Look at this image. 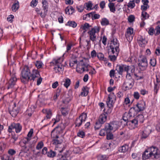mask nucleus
Returning <instances> with one entry per match:
<instances>
[{
    "instance_id": "nucleus-28",
    "label": "nucleus",
    "mask_w": 160,
    "mask_h": 160,
    "mask_svg": "<svg viewBox=\"0 0 160 160\" xmlns=\"http://www.w3.org/2000/svg\"><path fill=\"white\" fill-rule=\"evenodd\" d=\"M107 119V115L106 114H102L99 116L98 121L100 122L101 123L103 124L106 121Z\"/></svg>"
},
{
    "instance_id": "nucleus-6",
    "label": "nucleus",
    "mask_w": 160,
    "mask_h": 160,
    "mask_svg": "<svg viewBox=\"0 0 160 160\" xmlns=\"http://www.w3.org/2000/svg\"><path fill=\"white\" fill-rule=\"evenodd\" d=\"M138 66L142 70H146L148 66V62L146 57L143 55H141L138 59Z\"/></svg>"
},
{
    "instance_id": "nucleus-49",
    "label": "nucleus",
    "mask_w": 160,
    "mask_h": 160,
    "mask_svg": "<svg viewBox=\"0 0 160 160\" xmlns=\"http://www.w3.org/2000/svg\"><path fill=\"white\" fill-rule=\"evenodd\" d=\"M72 46V43H69L67 45L66 51H65V52L63 54V56H64L65 54L68 53V52L71 49Z\"/></svg>"
},
{
    "instance_id": "nucleus-29",
    "label": "nucleus",
    "mask_w": 160,
    "mask_h": 160,
    "mask_svg": "<svg viewBox=\"0 0 160 160\" xmlns=\"http://www.w3.org/2000/svg\"><path fill=\"white\" fill-rule=\"evenodd\" d=\"M131 116V115L130 113H125L123 116L122 119L124 121L127 122L128 123V122L130 120Z\"/></svg>"
},
{
    "instance_id": "nucleus-54",
    "label": "nucleus",
    "mask_w": 160,
    "mask_h": 160,
    "mask_svg": "<svg viewBox=\"0 0 160 160\" xmlns=\"http://www.w3.org/2000/svg\"><path fill=\"white\" fill-rule=\"evenodd\" d=\"M102 124H103L101 123L98 120L95 123V125L94 127L95 129H98L101 127Z\"/></svg>"
},
{
    "instance_id": "nucleus-46",
    "label": "nucleus",
    "mask_w": 160,
    "mask_h": 160,
    "mask_svg": "<svg viewBox=\"0 0 160 160\" xmlns=\"http://www.w3.org/2000/svg\"><path fill=\"white\" fill-rule=\"evenodd\" d=\"M108 157L106 155H99L98 156V160H108Z\"/></svg>"
},
{
    "instance_id": "nucleus-43",
    "label": "nucleus",
    "mask_w": 160,
    "mask_h": 160,
    "mask_svg": "<svg viewBox=\"0 0 160 160\" xmlns=\"http://www.w3.org/2000/svg\"><path fill=\"white\" fill-rule=\"evenodd\" d=\"M111 131H109L108 132L106 131L107 138L108 140L112 139L113 138V134L111 132Z\"/></svg>"
},
{
    "instance_id": "nucleus-23",
    "label": "nucleus",
    "mask_w": 160,
    "mask_h": 160,
    "mask_svg": "<svg viewBox=\"0 0 160 160\" xmlns=\"http://www.w3.org/2000/svg\"><path fill=\"white\" fill-rule=\"evenodd\" d=\"M140 0H130L128 4V7L131 9L133 8L135 6V3H138Z\"/></svg>"
},
{
    "instance_id": "nucleus-53",
    "label": "nucleus",
    "mask_w": 160,
    "mask_h": 160,
    "mask_svg": "<svg viewBox=\"0 0 160 160\" xmlns=\"http://www.w3.org/2000/svg\"><path fill=\"white\" fill-rule=\"evenodd\" d=\"M150 63L152 66H155L156 63V59L154 58H151L150 60Z\"/></svg>"
},
{
    "instance_id": "nucleus-39",
    "label": "nucleus",
    "mask_w": 160,
    "mask_h": 160,
    "mask_svg": "<svg viewBox=\"0 0 160 160\" xmlns=\"http://www.w3.org/2000/svg\"><path fill=\"white\" fill-rule=\"evenodd\" d=\"M108 7L110 8V11L114 13L116 11V9L114 6V4L113 3L110 2L108 4Z\"/></svg>"
},
{
    "instance_id": "nucleus-41",
    "label": "nucleus",
    "mask_w": 160,
    "mask_h": 160,
    "mask_svg": "<svg viewBox=\"0 0 160 160\" xmlns=\"http://www.w3.org/2000/svg\"><path fill=\"white\" fill-rule=\"evenodd\" d=\"M48 11V9L43 8L40 13V16L42 18L45 17L47 15Z\"/></svg>"
},
{
    "instance_id": "nucleus-26",
    "label": "nucleus",
    "mask_w": 160,
    "mask_h": 160,
    "mask_svg": "<svg viewBox=\"0 0 160 160\" xmlns=\"http://www.w3.org/2000/svg\"><path fill=\"white\" fill-rule=\"evenodd\" d=\"M75 10L72 6L67 7L65 9V13L69 15H71L74 12Z\"/></svg>"
},
{
    "instance_id": "nucleus-52",
    "label": "nucleus",
    "mask_w": 160,
    "mask_h": 160,
    "mask_svg": "<svg viewBox=\"0 0 160 160\" xmlns=\"http://www.w3.org/2000/svg\"><path fill=\"white\" fill-rule=\"evenodd\" d=\"M42 8L48 9V4L47 1L46 0H42Z\"/></svg>"
},
{
    "instance_id": "nucleus-47",
    "label": "nucleus",
    "mask_w": 160,
    "mask_h": 160,
    "mask_svg": "<svg viewBox=\"0 0 160 160\" xmlns=\"http://www.w3.org/2000/svg\"><path fill=\"white\" fill-rule=\"evenodd\" d=\"M56 153L52 150H50L47 153V155L48 157L52 158L55 156Z\"/></svg>"
},
{
    "instance_id": "nucleus-12",
    "label": "nucleus",
    "mask_w": 160,
    "mask_h": 160,
    "mask_svg": "<svg viewBox=\"0 0 160 160\" xmlns=\"http://www.w3.org/2000/svg\"><path fill=\"white\" fill-rule=\"evenodd\" d=\"M14 129L16 133L19 132L22 129V126L19 123H13L9 127L8 130L9 132H11Z\"/></svg>"
},
{
    "instance_id": "nucleus-15",
    "label": "nucleus",
    "mask_w": 160,
    "mask_h": 160,
    "mask_svg": "<svg viewBox=\"0 0 160 160\" xmlns=\"http://www.w3.org/2000/svg\"><path fill=\"white\" fill-rule=\"evenodd\" d=\"M134 70L135 69L134 66H128L126 65L125 71H126L127 72L126 78L129 79H130L131 76L133 75Z\"/></svg>"
},
{
    "instance_id": "nucleus-37",
    "label": "nucleus",
    "mask_w": 160,
    "mask_h": 160,
    "mask_svg": "<svg viewBox=\"0 0 160 160\" xmlns=\"http://www.w3.org/2000/svg\"><path fill=\"white\" fill-rule=\"evenodd\" d=\"M128 145L125 144L120 148L119 151L121 152H125L128 150Z\"/></svg>"
},
{
    "instance_id": "nucleus-36",
    "label": "nucleus",
    "mask_w": 160,
    "mask_h": 160,
    "mask_svg": "<svg viewBox=\"0 0 160 160\" xmlns=\"http://www.w3.org/2000/svg\"><path fill=\"white\" fill-rule=\"evenodd\" d=\"M66 25L73 28H75L77 26V24L74 21H69L67 22Z\"/></svg>"
},
{
    "instance_id": "nucleus-14",
    "label": "nucleus",
    "mask_w": 160,
    "mask_h": 160,
    "mask_svg": "<svg viewBox=\"0 0 160 160\" xmlns=\"http://www.w3.org/2000/svg\"><path fill=\"white\" fill-rule=\"evenodd\" d=\"M87 118V115L86 113H82L77 118L75 122L76 127H80L82 123L85 122Z\"/></svg>"
},
{
    "instance_id": "nucleus-30",
    "label": "nucleus",
    "mask_w": 160,
    "mask_h": 160,
    "mask_svg": "<svg viewBox=\"0 0 160 160\" xmlns=\"http://www.w3.org/2000/svg\"><path fill=\"white\" fill-rule=\"evenodd\" d=\"M82 92L81 93L80 95L82 96H86L88 93V88L87 87H83L82 88Z\"/></svg>"
},
{
    "instance_id": "nucleus-20",
    "label": "nucleus",
    "mask_w": 160,
    "mask_h": 160,
    "mask_svg": "<svg viewBox=\"0 0 160 160\" xmlns=\"http://www.w3.org/2000/svg\"><path fill=\"white\" fill-rule=\"evenodd\" d=\"M128 124L131 129H134L137 127L138 122L135 118L132 120H130L128 123Z\"/></svg>"
},
{
    "instance_id": "nucleus-33",
    "label": "nucleus",
    "mask_w": 160,
    "mask_h": 160,
    "mask_svg": "<svg viewBox=\"0 0 160 160\" xmlns=\"http://www.w3.org/2000/svg\"><path fill=\"white\" fill-rule=\"evenodd\" d=\"M19 7V3L17 1L12 5L11 8L13 12H16L18 9Z\"/></svg>"
},
{
    "instance_id": "nucleus-59",
    "label": "nucleus",
    "mask_w": 160,
    "mask_h": 160,
    "mask_svg": "<svg viewBox=\"0 0 160 160\" xmlns=\"http://www.w3.org/2000/svg\"><path fill=\"white\" fill-rule=\"evenodd\" d=\"M38 3V0H32L31 2V6L33 8L36 7Z\"/></svg>"
},
{
    "instance_id": "nucleus-64",
    "label": "nucleus",
    "mask_w": 160,
    "mask_h": 160,
    "mask_svg": "<svg viewBox=\"0 0 160 160\" xmlns=\"http://www.w3.org/2000/svg\"><path fill=\"white\" fill-rule=\"evenodd\" d=\"M117 56L118 55L114 54L113 55H109V57L111 61H114L116 60Z\"/></svg>"
},
{
    "instance_id": "nucleus-11",
    "label": "nucleus",
    "mask_w": 160,
    "mask_h": 160,
    "mask_svg": "<svg viewBox=\"0 0 160 160\" xmlns=\"http://www.w3.org/2000/svg\"><path fill=\"white\" fill-rule=\"evenodd\" d=\"M116 100V96L113 92H111L108 95L107 100V104L109 108H112Z\"/></svg>"
},
{
    "instance_id": "nucleus-61",
    "label": "nucleus",
    "mask_w": 160,
    "mask_h": 160,
    "mask_svg": "<svg viewBox=\"0 0 160 160\" xmlns=\"http://www.w3.org/2000/svg\"><path fill=\"white\" fill-rule=\"evenodd\" d=\"M135 19V17L133 15L129 16L128 18V21L130 22H133Z\"/></svg>"
},
{
    "instance_id": "nucleus-9",
    "label": "nucleus",
    "mask_w": 160,
    "mask_h": 160,
    "mask_svg": "<svg viewBox=\"0 0 160 160\" xmlns=\"http://www.w3.org/2000/svg\"><path fill=\"white\" fill-rule=\"evenodd\" d=\"M57 128V127L56 128ZM56 129L53 130L51 134V137L54 138L52 141V143L55 145L61 144L62 142V138L59 137L58 135L56 134Z\"/></svg>"
},
{
    "instance_id": "nucleus-55",
    "label": "nucleus",
    "mask_w": 160,
    "mask_h": 160,
    "mask_svg": "<svg viewBox=\"0 0 160 160\" xmlns=\"http://www.w3.org/2000/svg\"><path fill=\"white\" fill-rule=\"evenodd\" d=\"M154 30V33L155 35H158L160 33V27L157 26Z\"/></svg>"
},
{
    "instance_id": "nucleus-58",
    "label": "nucleus",
    "mask_w": 160,
    "mask_h": 160,
    "mask_svg": "<svg viewBox=\"0 0 160 160\" xmlns=\"http://www.w3.org/2000/svg\"><path fill=\"white\" fill-rule=\"evenodd\" d=\"M33 112V110H32L31 108H28L26 111V114H27L30 117L31 116Z\"/></svg>"
},
{
    "instance_id": "nucleus-13",
    "label": "nucleus",
    "mask_w": 160,
    "mask_h": 160,
    "mask_svg": "<svg viewBox=\"0 0 160 160\" xmlns=\"http://www.w3.org/2000/svg\"><path fill=\"white\" fill-rule=\"evenodd\" d=\"M151 130L150 126H148L140 131V136L142 139L147 138L151 132Z\"/></svg>"
},
{
    "instance_id": "nucleus-57",
    "label": "nucleus",
    "mask_w": 160,
    "mask_h": 160,
    "mask_svg": "<svg viewBox=\"0 0 160 160\" xmlns=\"http://www.w3.org/2000/svg\"><path fill=\"white\" fill-rule=\"evenodd\" d=\"M77 63V61L76 59H72L70 60L69 63L70 66L72 68L75 64H76Z\"/></svg>"
},
{
    "instance_id": "nucleus-32",
    "label": "nucleus",
    "mask_w": 160,
    "mask_h": 160,
    "mask_svg": "<svg viewBox=\"0 0 160 160\" xmlns=\"http://www.w3.org/2000/svg\"><path fill=\"white\" fill-rule=\"evenodd\" d=\"M138 41L139 43L142 46L143 45L146 44L147 43V41H146L145 38L142 36H140L138 38Z\"/></svg>"
},
{
    "instance_id": "nucleus-42",
    "label": "nucleus",
    "mask_w": 160,
    "mask_h": 160,
    "mask_svg": "<svg viewBox=\"0 0 160 160\" xmlns=\"http://www.w3.org/2000/svg\"><path fill=\"white\" fill-rule=\"evenodd\" d=\"M90 18H92V12L89 13L84 15L83 16V19L84 20H88Z\"/></svg>"
},
{
    "instance_id": "nucleus-2",
    "label": "nucleus",
    "mask_w": 160,
    "mask_h": 160,
    "mask_svg": "<svg viewBox=\"0 0 160 160\" xmlns=\"http://www.w3.org/2000/svg\"><path fill=\"white\" fill-rule=\"evenodd\" d=\"M33 133L32 129H31L28 134V137L23 138L20 142L22 151L24 152H27L29 150L30 147V141Z\"/></svg>"
},
{
    "instance_id": "nucleus-18",
    "label": "nucleus",
    "mask_w": 160,
    "mask_h": 160,
    "mask_svg": "<svg viewBox=\"0 0 160 160\" xmlns=\"http://www.w3.org/2000/svg\"><path fill=\"white\" fill-rule=\"evenodd\" d=\"M133 29L132 28H129L127 30L126 37L128 40H132L133 36Z\"/></svg>"
},
{
    "instance_id": "nucleus-21",
    "label": "nucleus",
    "mask_w": 160,
    "mask_h": 160,
    "mask_svg": "<svg viewBox=\"0 0 160 160\" xmlns=\"http://www.w3.org/2000/svg\"><path fill=\"white\" fill-rule=\"evenodd\" d=\"M119 43L117 39H114L112 41L110 46V48H115L116 50H118V48H119Z\"/></svg>"
},
{
    "instance_id": "nucleus-24",
    "label": "nucleus",
    "mask_w": 160,
    "mask_h": 160,
    "mask_svg": "<svg viewBox=\"0 0 160 160\" xmlns=\"http://www.w3.org/2000/svg\"><path fill=\"white\" fill-rule=\"evenodd\" d=\"M61 84L67 88L71 84V80L70 79L67 78H64Z\"/></svg>"
},
{
    "instance_id": "nucleus-8",
    "label": "nucleus",
    "mask_w": 160,
    "mask_h": 160,
    "mask_svg": "<svg viewBox=\"0 0 160 160\" xmlns=\"http://www.w3.org/2000/svg\"><path fill=\"white\" fill-rule=\"evenodd\" d=\"M146 108V103L143 101H139L136 105V107L131 108L130 111H135L136 113L144 110Z\"/></svg>"
},
{
    "instance_id": "nucleus-7",
    "label": "nucleus",
    "mask_w": 160,
    "mask_h": 160,
    "mask_svg": "<svg viewBox=\"0 0 160 160\" xmlns=\"http://www.w3.org/2000/svg\"><path fill=\"white\" fill-rule=\"evenodd\" d=\"M119 123L116 121H113L106 123L105 124V129L106 131L108 132L109 131L115 132L119 128Z\"/></svg>"
},
{
    "instance_id": "nucleus-27",
    "label": "nucleus",
    "mask_w": 160,
    "mask_h": 160,
    "mask_svg": "<svg viewBox=\"0 0 160 160\" xmlns=\"http://www.w3.org/2000/svg\"><path fill=\"white\" fill-rule=\"evenodd\" d=\"M126 65H118L117 66L116 70L119 74L121 75L124 71H125Z\"/></svg>"
},
{
    "instance_id": "nucleus-63",
    "label": "nucleus",
    "mask_w": 160,
    "mask_h": 160,
    "mask_svg": "<svg viewBox=\"0 0 160 160\" xmlns=\"http://www.w3.org/2000/svg\"><path fill=\"white\" fill-rule=\"evenodd\" d=\"M77 136L82 138H83L85 136V133L82 131H80L77 133Z\"/></svg>"
},
{
    "instance_id": "nucleus-19",
    "label": "nucleus",
    "mask_w": 160,
    "mask_h": 160,
    "mask_svg": "<svg viewBox=\"0 0 160 160\" xmlns=\"http://www.w3.org/2000/svg\"><path fill=\"white\" fill-rule=\"evenodd\" d=\"M42 112L45 114L46 115V117H45L44 119L42 120V122L46 119H49L51 118L52 113L51 110L48 109H44L42 110Z\"/></svg>"
},
{
    "instance_id": "nucleus-22",
    "label": "nucleus",
    "mask_w": 160,
    "mask_h": 160,
    "mask_svg": "<svg viewBox=\"0 0 160 160\" xmlns=\"http://www.w3.org/2000/svg\"><path fill=\"white\" fill-rule=\"evenodd\" d=\"M133 85V83L132 80L126 81L123 84V87H125L126 89L131 88Z\"/></svg>"
},
{
    "instance_id": "nucleus-56",
    "label": "nucleus",
    "mask_w": 160,
    "mask_h": 160,
    "mask_svg": "<svg viewBox=\"0 0 160 160\" xmlns=\"http://www.w3.org/2000/svg\"><path fill=\"white\" fill-rule=\"evenodd\" d=\"M97 57L100 60H105V59L104 58V55L101 53H99L97 55Z\"/></svg>"
},
{
    "instance_id": "nucleus-50",
    "label": "nucleus",
    "mask_w": 160,
    "mask_h": 160,
    "mask_svg": "<svg viewBox=\"0 0 160 160\" xmlns=\"http://www.w3.org/2000/svg\"><path fill=\"white\" fill-rule=\"evenodd\" d=\"M110 49L111 50V51H109V52L110 53H112V54H115L116 55H118L119 52V49L118 48V50L116 51L115 48H110Z\"/></svg>"
},
{
    "instance_id": "nucleus-17",
    "label": "nucleus",
    "mask_w": 160,
    "mask_h": 160,
    "mask_svg": "<svg viewBox=\"0 0 160 160\" xmlns=\"http://www.w3.org/2000/svg\"><path fill=\"white\" fill-rule=\"evenodd\" d=\"M58 62L57 60H53L52 61V62L55 65L54 69L56 73L62 72L63 70V68L62 64H57Z\"/></svg>"
},
{
    "instance_id": "nucleus-4",
    "label": "nucleus",
    "mask_w": 160,
    "mask_h": 160,
    "mask_svg": "<svg viewBox=\"0 0 160 160\" xmlns=\"http://www.w3.org/2000/svg\"><path fill=\"white\" fill-rule=\"evenodd\" d=\"M30 70L28 67L27 66L24 67L21 72V79L22 82L25 83L30 80Z\"/></svg>"
},
{
    "instance_id": "nucleus-48",
    "label": "nucleus",
    "mask_w": 160,
    "mask_h": 160,
    "mask_svg": "<svg viewBox=\"0 0 160 160\" xmlns=\"http://www.w3.org/2000/svg\"><path fill=\"white\" fill-rule=\"evenodd\" d=\"M92 3L91 1H89L88 2L86 3V6L87 8V9L88 10H90L92 9Z\"/></svg>"
},
{
    "instance_id": "nucleus-25",
    "label": "nucleus",
    "mask_w": 160,
    "mask_h": 160,
    "mask_svg": "<svg viewBox=\"0 0 160 160\" xmlns=\"http://www.w3.org/2000/svg\"><path fill=\"white\" fill-rule=\"evenodd\" d=\"M14 107L12 110L10 111V114L13 117H15L18 114L19 111L18 108L16 107V104H14Z\"/></svg>"
},
{
    "instance_id": "nucleus-34",
    "label": "nucleus",
    "mask_w": 160,
    "mask_h": 160,
    "mask_svg": "<svg viewBox=\"0 0 160 160\" xmlns=\"http://www.w3.org/2000/svg\"><path fill=\"white\" fill-rule=\"evenodd\" d=\"M135 118L137 121L138 122H139L140 123H142L144 120V116L142 114L139 115Z\"/></svg>"
},
{
    "instance_id": "nucleus-31",
    "label": "nucleus",
    "mask_w": 160,
    "mask_h": 160,
    "mask_svg": "<svg viewBox=\"0 0 160 160\" xmlns=\"http://www.w3.org/2000/svg\"><path fill=\"white\" fill-rule=\"evenodd\" d=\"M90 27L89 24L88 23H85L82 25L80 27V29L83 31V32H85Z\"/></svg>"
},
{
    "instance_id": "nucleus-45",
    "label": "nucleus",
    "mask_w": 160,
    "mask_h": 160,
    "mask_svg": "<svg viewBox=\"0 0 160 160\" xmlns=\"http://www.w3.org/2000/svg\"><path fill=\"white\" fill-rule=\"evenodd\" d=\"M44 146L43 142L42 141L38 142L36 147V149L39 150L41 149Z\"/></svg>"
},
{
    "instance_id": "nucleus-40",
    "label": "nucleus",
    "mask_w": 160,
    "mask_h": 160,
    "mask_svg": "<svg viewBox=\"0 0 160 160\" xmlns=\"http://www.w3.org/2000/svg\"><path fill=\"white\" fill-rule=\"evenodd\" d=\"M1 160H11L12 157L7 154H4L1 156Z\"/></svg>"
},
{
    "instance_id": "nucleus-3",
    "label": "nucleus",
    "mask_w": 160,
    "mask_h": 160,
    "mask_svg": "<svg viewBox=\"0 0 160 160\" xmlns=\"http://www.w3.org/2000/svg\"><path fill=\"white\" fill-rule=\"evenodd\" d=\"M89 67L88 59L84 58L77 64L76 70L79 73H82L85 71H88Z\"/></svg>"
},
{
    "instance_id": "nucleus-1",
    "label": "nucleus",
    "mask_w": 160,
    "mask_h": 160,
    "mask_svg": "<svg viewBox=\"0 0 160 160\" xmlns=\"http://www.w3.org/2000/svg\"><path fill=\"white\" fill-rule=\"evenodd\" d=\"M160 154V151L157 148L152 147L145 151L142 155V159L146 160L150 158L152 159L158 158L159 157Z\"/></svg>"
},
{
    "instance_id": "nucleus-44",
    "label": "nucleus",
    "mask_w": 160,
    "mask_h": 160,
    "mask_svg": "<svg viewBox=\"0 0 160 160\" xmlns=\"http://www.w3.org/2000/svg\"><path fill=\"white\" fill-rule=\"evenodd\" d=\"M35 65L38 69H40L42 68L43 63L41 61H37L35 62Z\"/></svg>"
},
{
    "instance_id": "nucleus-51",
    "label": "nucleus",
    "mask_w": 160,
    "mask_h": 160,
    "mask_svg": "<svg viewBox=\"0 0 160 160\" xmlns=\"http://www.w3.org/2000/svg\"><path fill=\"white\" fill-rule=\"evenodd\" d=\"M159 88V83H154V92L156 93H157Z\"/></svg>"
},
{
    "instance_id": "nucleus-10",
    "label": "nucleus",
    "mask_w": 160,
    "mask_h": 160,
    "mask_svg": "<svg viewBox=\"0 0 160 160\" xmlns=\"http://www.w3.org/2000/svg\"><path fill=\"white\" fill-rule=\"evenodd\" d=\"M15 71L13 70L12 72H10V74L11 76V78L9 81L8 84V89L12 88L15 84L16 82L17 81V79L15 75Z\"/></svg>"
},
{
    "instance_id": "nucleus-5",
    "label": "nucleus",
    "mask_w": 160,
    "mask_h": 160,
    "mask_svg": "<svg viewBox=\"0 0 160 160\" xmlns=\"http://www.w3.org/2000/svg\"><path fill=\"white\" fill-rule=\"evenodd\" d=\"M100 28L98 26L94 27L91 30L88 31V33L89 36L90 40L92 42L96 41L97 35L98 33Z\"/></svg>"
},
{
    "instance_id": "nucleus-60",
    "label": "nucleus",
    "mask_w": 160,
    "mask_h": 160,
    "mask_svg": "<svg viewBox=\"0 0 160 160\" xmlns=\"http://www.w3.org/2000/svg\"><path fill=\"white\" fill-rule=\"evenodd\" d=\"M130 103V100L128 97H127L125 98L123 103L124 105H129Z\"/></svg>"
},
{
    "instance_id": "nucleus-16",
    "label": "nucleus",
    "mask_w": 160,
    "mask_h": 160,
    "mask_svg": "<svg viewBox=\"0 0 160 160\" xmlns=\"http://www.w3.org/2000/svg\"><path fill=\"white\" fill-rule=\"evenodd\" d=\"M40 77L39 72L37 69H33L30 72V80L34 81Z\"/></svg>"
},
{
    "instance_id": "nucleus-38",
    "label": "nucleus",
    "mask_w": 160,
    "mask_h": 160,
    "mask_svg": "<svg viewBox=\"0 0 160 160\" xmlns=\"http://www.w3.org/2000/svg\"><path fill=\"white\" fill-rule=\"evenodd\" d=\"M101 23L102 26H106L109 24V21L107 18H103L102 19Z\"/></svg>"
},
{
    "instance_id": "nucleus-35",
    "label": "nucleus",
    "mask_w": 160,
    "mask_h": 160,
    "mask_svg": "<svg viewBox=\"0 0 160 160\" xmlns=\"http://www.w3.org/2000/svg\"><path fill=\"white\" fill-rule=\"evenodd\" d=\"M149 17V15L145 11H142L141 17L142 21H144L148 19Z\"/></svg>"
},
{
    "instance_id": "nucleus-62",
    "label": "nucleus",
    "mask_w": 160,
    "mask_h": 160,
    "mask_svg": "<svg viewBox=\"0 0 160 160\" xmlns=\"http://www.w3.org/2000/svg\"><path fill=\"white\" fill-rule=\"evenodd\" d=\"M106 133V130L105 129V128L103 129H101L100 131L99 135L101 136H104L105 135Z\"/></svg>"
}]
</instances>
